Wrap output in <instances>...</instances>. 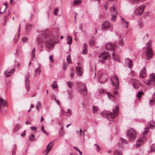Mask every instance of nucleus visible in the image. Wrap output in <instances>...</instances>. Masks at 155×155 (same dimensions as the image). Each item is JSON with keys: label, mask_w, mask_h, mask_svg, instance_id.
<instances>
[{"label": "nucleus", "mask_w": 155, "mask_h": 155, "mask_svg": "<svg viewBox=\"0 0 155 155\" xmlns=\"http://www.w3.org/2000/svg\"><path fill=\"white\" fill-rule=\"evenodd\" d=\"M116 109L113 110V113L107 111H104L101 113V115L108 119H113L117 116L118 112V107L117 106H116Z\"/></svg>", "instance_id": "obj_1"}, {"label": "nucleus", "mask_w": 155, "mask_h": 155, "mask_svg": "<svg viewBox=\"0 0 155 155\" xmlns=\"http://www.w3.org/2000/svg\"><path fill=\"white\" fill-rule=\"evenodd\" d=\"M110 55L109 53L107 52H104L100 54L98 56L99 60L98 61L102 64L105 63V60Z\"/></svg>", "instance_id": "obj_2"}, {"label": "nucleus", "mask_w": 155, "mask_h": 155, "mask_svg": "<svg viewBox=\"0 0 155 155\" xmlns=\"http://www.w3.org/2000/svg\"><path fill=\"white\" fill-rule=\"evenodd\" d=\"M147 45H148V47L145 52V54L147 56L146 59L148 60L152 58L153 52L151 47V43L148 42L147 43Z\"/></svg>", "instance_id": "obj_3"}, {"label": "nucleus", "mask_w": 155, "mask_h": 155, "mask_svg": "<svg viewBox=\"0 0 155 155\" xmlns=\"http://www.w3.org/2000/svg\"><path fill=\"white\" fill-rule=\"evenodd\" d=\"M127 134L129 138L131 139L134 140L136 137L137 133L136 130L133 129L128 130Z\"/></svg>", "instance_id": "obj_4"}, {"label": "nucleus", "mask_w": 155, "mask_h": 155, "mask_svg": "<svg viewBox=\"0 0 155 155\" xmlns=\"http://www.w3.org/2000/svg\"><path fill=\"white\" fill-rule=\"evenodd\" d=\"M46 38V35L45 34H40L37 37V44L38 46H41Z\"/></svg>", "instance_id": "obj_5"}, {"label": "nucleus", "mask_w": 155, "mask_h": 155, "mask_svg": "<svg viewBox=\"0 0 155 155\" xmlns=\"http://www.w3.org/2000/svg\"><path fill=\"white\" fill-rule=\"evenodd\" d=\"M111 80L113 86L115 87L114 88L117 89L119 85V80L117 77L115 75L113 76L111 78Z\"/></svg>", "instance_id": "obj_6"}, {"label": "nucleus", "mask_w": 155, "mask_h": 155, "mask_svg": "<svg viewBox=\"0 0 155 155\" xmlns=\"http://www.w3.org/2000/svg\"><path fill=\"white\" fill-rule=\"evenodd\" d=\"M145 8V5H141L135 10L134 12V14L136 15H141L143 12Z\"/></svg>", "instance_id": "obj_7"}, {"label": "nucleus", "mask_w": 155, "mask_h": 155, "mask_svg": "<svg viewBox=\"0 0 155 155\" xmlns=\"http://www.w3.org/2000/svg\"><path fill=\"white\" fill-rule=\"evenodd\" d=\"M117 45L113 44L110 43H107L106 45L105 48L106 50L114 51V49L117 48Z\"/></svg>", "instance_id": "obj_8"}, {"label": "nucleus", "mask_w": 155, "mask_h": 155, "mask_svg": "<svg viewBox=\"0 0 155 155\" xmlns=\"http://www.w3.org/2000/svg\"><path fill=\"white\" fill-rule=\"evenodd\" d=\"M29 77L30 75L29 74H27L25 77V87L28 91L30 89V86L29 80Z\"/></svg>", "instance_id": "obj_9"}, {"label": "nucleus", "mask_w": 155, "mask_h": 155, "mask_svg": "<svg viewBox=\"0 0 155 155\" xmlns=\"http://www.w3.org/2000/svg\"><path fill=\"white\" fill-rule=\"evenodd\" d=\"M110 25L109 21H107L103 23L102 25V28L104 31L107 30L110 27Z\"/></svg>", "instance_id": "obj_10"}, {"label": "nucleus", "mask_w": 155, "mask_h": 155, "mask_svg": "<svg viewBox=\"0 0 155 155\" xmlns=\"http://www.w3.org/2000/svg\"><path fill=\"white\" fill-rule=\"evenodd\" d=\"M81 86L83 87L84 88L81 89L79 90L80 92L83 95H86L87 93V89L85 84L81 83Z\"/></svg>", "instance_id": "obj_11"}, {"label": "nucleus", "mask_w": 155, "mask_h": 155, "mask_svg": "<svg viewBox=\"0 0 155 155\" xmlns=\"http://www.w3.org/2000/svg\"><path fill=\"white\" fill-rule=\"evenodd\" d=\"M45 46L46 48L51 50L52 49L54 48L52 42L49 40L46 41L45 42Z\"/></svg>", "instance_id": "obj_12"}, {"label": "nucleus", "mask_w": 155, "mask_h": 155, "mask_svg": "<svg viewBox=\"0 0 155 155\" xmlns=\"http://www.w3.org/2000/svg\"><path fill=\"white\" fill-rule=\"evenodd\" d=\"M15 71L14 69H12L10 71L6 70L5 71L4 74L6 77H9L13 74Z\"/></svg>", "instance_id": "obj_13"}, {"label": "nucleus", "mask_w": 155, "mask_h": 155, "mask_svg": "<svg viewBox=\"0 0 155 155\" xmlns=\"http://www.w3.org/2000/svg\"><path fill=\"white\" fill-rule=\"evenodd\" d=\"M146 76V68L144 67L143 68L141 69L140 72V76L142 78H144Z\"/></svg>", "instance_id": "obj_14"}, {"label": "nucleus", "mask_w": 155, "mask_h": 155, "mask_svg": "<svg viewBox=\"0 0 155 155\" xmlns=\"http://www.w3.org/2000/svg\"><path fill=\"white\" fill-rule=\"evenodd\" d=\"M76 74L78 76H81L83 74V69L81 67L78 66L76 67Z\"/></svg>", "instance_id": "obj_15"}, {"label": "nucleus", "mask_w": 155, "mask_h": 155, "mask_svg": "<svg viewBox=\"0 0 155 155\" xmlns=\"http://www.w3.org/2000/svg\"><path fill=\"white\" fill-rule=\"evenodd\" d=\"M125 61L126 64L129 68H130L132 67L133 62L131 59L129 58H126Z\"/></svg>", "instance_id": "obj_16"}, {"label": "nucleus", "mask_w": 155, "mask_h": 155, "mask_svg": "<svg viewBox=\"0 0 155 155\" xmlns=\"http://www.w3.org/2000/svg\"><path fill=\"white\" fill-rule=\"evenodd\" d=\"M121 18L122 19L121 22L123 25L126 28H127L128 26L129 22L125 21V19L121 17Z\"/></svg>", "instance_id": "obj_17"}, {"label": "nucleus", "mask_w": 155, "mask_h": 155, "mask_svg": "<svg viewBox=\"0 0 155 155\" xmlns=\"http://www.w3.org/2000/svg\"><path fill=\"white\" fill-rule=\"evenodd\" d=\"M7 101L2 98H0V109L4 106H6Z\"/></svg>", "instance_id": "obj_18"}, {"label": "nucleus", "mask_w": 155, "mask_h": 155, "mask_svg": "<svg viewBox=\"0 0 155 155\" xmlns=\"http://www.w3.org/2000/svg\"><path fill=\"white\" fill-rule=\"evenodd\" d=\"M144 138H143L142 139L139 138L137 141L136 146H140L141 145L143 144V139H144Z\"/></svg>", "instance_id": "obj_19"}, {"label": "nucleus", "mask_w": 155, "mask_h": 155, "mask_svg": "<svg viewBox=\"0 0 155 155\" xmlns=\"http://www.w3.org/2000/svg\"><path fill=\"white\" fill-rule=\"evenodd\" d=\"M39 66H38V68H36L35 70V77H37L40 74L41 70L40 69V64H39Z\"/></svg>", "instance_id": "obj_20"}, {"label": "nucleus", "mask_w": 155, "mask_h": 155, "mask_svg": "<svg viewBox=\"0 0 155 155\" xmlns=\"http://www.w3.org/2000/svg\"><path fill=\"white\" fill-rule=\"evenodd\" d=\"M113 14V13H111V15H112V17L111 18V20L112 21H114L116 19V16L117 15V12H115V13H114Z\"/></svg>", "instance_id": "obj_21"}, {"label": "nucleus", "mask_w": 155, "mask_h": 155, "mask_svg": "<svg viewBox=\"0 0 155 155\" xmlns=\"http://www.w3.org/2000/svg\"><path fill=\"white\" fill-rule=\"evenodd\" d=\"M67 44H71L72 42V38L69 35H68L67 37Z\"/></svg>", "instance_id": "obj_22"}, {"label": "nucleus", "mask_w": 155, "mask_h": 155, "mask_svg": "<svg viewBox=\"0 0 155 155\" xmlns=\"http://www.w3.org/2000/svg\"><path fill=\"white\" fill-rule=\"evenodd\" d=\"M132 82L133 87L136 85H137V84L140 83L138 81L135 79H132Z\"/></svg>", "instance_id": "obj_23"}, {"label": "nucleus", "mask_w": 155, "mask_h": 155, "mask_svg": "<svg viewBox=\"0 0 155 155\" xmlns=\"http://www.w3.org/2000/svg\"><path fill=\"white\" fill-rule=\"evenodd\" d=\"M132 82L133 87L136 85H137V84L140 83L138 81L135 79H132Z\"/></svg>", "instance_id": "obj_24"}, {"label": "nucleus", "mask_w": 155, "mask_h": 155, "mask_svg": "<svg viewBox=\"0 0 155 155\" xmlns=\"http://www.w3.org/2000/svg\"><path fill=\"white\" fill-rule=\"evenodd\" d=\"M87 45L86 44V43H84V46L83 47V53L84 54H86L87 53Z\"/></svg>", "instance_id": "obj_25"}, {"label": "nucleus", "mask_w": 155, "mask_h": 155, "mask_svg": "<svg viewBox=\"0 0 155 155\" xmlns=\"http://www.w3.org/2000/svg\"><path fill=\"white\" fill-rule=\"evenodd\" d=\"M81 2V0H75L73 3V5H76L80 4Z\"/></svg>", "instance_id": "obj_26"}, {"label": "nucleus", "mask_w": 155, "mask_h": 155, "mask_svg": "<svg viewBox=\"0 0 155 155\" xmlns=\"http://www.w3.org/2000/svg\"><path fill=\"white\" fill-rule=\"evenodd\" d=\"M52 143V142H50L49 143L48 145L47 146V149L45 151L48 150V151H50V150L51 149V148L52 147V146L53 145V144H52V145H50Z\"/></svg>", "instance_id": "obj_27"}, {"label": "nucleus", "mask_w": 155, "mask_h": 155, "mask_svg": "<svg viewBox=\"0 0 155 155\" xmlns=\"http://www.w3.org/2000/svg\"><path fill=\"white\" fill-rule=\"evenodd\" d=\"M114 155H122V154L120 150H116L114 151Z\"/></svg>", "instance_id": "obj_28"}, {"label": "nucleus", "mask_w": 155, "mask_h": 155, "mask_svg": "<svg viewBox=\"0 0 155 155\" xmlns=\"http://www.w3.org/2000/svg\"><path fill=\"white\" fill-rule=\"evenodd\" d=\"M150 127H153L155 126V122L153 121H150L148 123Z\"/></svg>", "instance_id": "obj_29"}, {"label": "nucleus", "mask_w": 155, "mask_h": 155, "mask_svg": "<svg viewBox=\"0 0 155 155\" xmlns=\"http://www.w3.org/2000/svg\"><path fill=\"white\" fill-rule=\"evenodd\" d=\"M155 104V97H152V99L150 100L149 104L150 105H153Z\"/></svg>", "instance_id": "obj_30"}, {"label": "nucleus", "mask_w": 155, "mask_h": 155, "mask_svg": "<svg viewBox=\"0 0 155 155\" xmlns=\"http://www.w3.org/2000/svg\"><path fill=\"white\" fill-rule=\"evenodd\" d=\"M150 81H155V74H151L150 76Z\"/></svg>", "instance_id": "obj_31"}, {"label": "nucleus", "mask_w": 155, "mask_h": 155, "mask_svg": "<svg viewBox=\"0 0 155 155\" xmlns=\"http://www.w3.org/2000/svg\"><path fill=\"white\" fill-rule=\"evenodd\" d=\"M92 112H93V113H95L96 112L97 110L98 109V108L97 106H94L92 107Z\"/></svg>", "instance_id": "obj_32"}, {"label": "nucleus", "mask_w": 155, "mask_h": 155, "mask_svg": "<svg viewBox=\"0 0 155 155\" xmlns=\"http://www.w3.org/2000/svg\"><path fill=\"white\" fill-rule=\"evenodd\" d=\"M41 103L40 101H38L37 103V105L36 106V108L39 111L41 107Z\"/></svg>", "instance_id": "obj_33"}, {"label": "nucleus", "mask_w": 155, "mask_h": 155, "mask_svg": "<svg viewBox=\"0 0 155 155\" xmlns=\"http://www.w3.org/2000/svg\"><path fill=\"white\" fill-rule=\"evenodd\" d=\"M67 85L69 88H71L74 85V83H72L70 81H68L67 83Z\"/></svg>", "instance_id": "obj_34"}, {"label": "nucleus", "mask_w": 155, "mask_h": 155, "mask_svg": "<svg viewBox=\"0 0 155 155\" xmlns=\"http://www.w3.org/2000/svg\"><path fill=\"white\" fill-rule=\"evenodd\" d=\"M143 92L142 90H141L140 91H139L138 92V94L137 95V97L140 98L141 97V95H143Z\"/></svg>", "instance_id": "obj_35"}, {"label": "nucleus", "mask_w": 155, "mask_h": 155, "mask_svg": "<svg viewBox=\"0 0 155 155\" xmlns=\"http://www.w3.org/2000/svg\"><path fill=\"white\" fill-rule=\"evenodd\" d=\"M67 60L68 61V63H70L71 64L72 63V62L71 60V56L69 54L68 55L67 58Z\"/></svg>", "instance_id": "obj_36"}, {"label": "nucleus", "mask_w": 155, "mask_h": 155, "mask_svg": "<svg viewBox=\"0 0 155 155\" xmlns=\"http://www.w3.org/2000/svg\"><path fill=\"white\" fill-rule=\"evenodd\" d=\"M68 66V63H66V64H63V69L64 70H65L67 69V67Z\"/></svg>", "instance_id": "obj_37"}, {"label": "nucleus", "mask_w": 155, "mask_h": 155, "mask_svg": "<svg viewBox=\"0 0 155 155\" xmlns=\"http://www.w3.org/2000/svg\"><path fill=\"white\" fill-rule=\"evenodd\" d=\"M56 81H54L53 82V83L52 85V87L53 88H57L58 85L56 84Z\"/></svg>", "instance_id": "obj_38"}, {"label": "nucleus", "mask_w": 155, "mask_h": 155, "mask_svg": "<svg viewBox=\"0 0 155 155\" xmlns=\"http://www.w3.org/2000/svg\"><path fill=\"white\" fill-rule=\"evenodd\" d=\"M119 44L120 45H121L122 46L124 44L123 40V39L120 38V39H119Z\"/></svg>", "instance_id": "obj_39"}, {"label": "nucleus", "mask_w": 155, "mask_h": 155, "mask_svg": "<svg viewBox=\"0 0 155 155\" xmlns=\"http://www.w3.org/2000/svg\"><path fill=\"white\" fill-rule=\"evenodd\" d=\"M150 151H155V144H153L151 146Z\"/></svg>", "instance_id": "obj_40"}, {"label": "nucleus", "mask_w": 155, "mask_h": 155, "mask_svg": "<svg viewBox=\"0 0 155 155\" xmlns=\"http://www.w3.org/2000/svg\"><path fill=\"white\" fill-rule=\"evenodd\" d=\"M89 43L91 46H93L94 44V41L93 39L89 41Z\"/></svg>", "instance_id": "obj_41"}, {"label": "nucleus", "mask_w": 155, "mask_h": 155, "mask_svg": "<svg viewBox=\"0 0 155 155\" xmlns=\"http://www.w3.org/2000/svg\"><path fill=\"white\" fill-rule=\"evenodd\" d=\"M29 139L30 140H33L35 139V136L33 134H31L29 137Z\"/></svg>", "instance_id": "obj_42"}, {"label": "nucleus", "mask_w": 155, "mask_h": 155, "mask_svg": "<svg viewBox=\"0 0 155 155\" xmlns=\"http://www.w3.org/2000/svg\"><path fill=\"white\" fill-rule=\"evenodd\" d=\"M110 10L111 12V13H112L113 12H114V13H115V12H117L116 11V8L114 7H111Z\"/></svg>", "instance_id": "obj_43"}, {"label": "nucleus", "mask_w": 155, "mask_h": 155, "mask_svg": "<svg viewBox=\"0 0 155 155\" xmlns=\"http://www.w3.org/2000/svg\"><path fill=\"white\" fill-rule=\"evenodd\" d=\"M144 129L145 131L143 132V134L144 135H146L149 131V129L147 127H145Z\"/></svg>", "instance_id": "obj_44"}, {"label": "nucleus", "mask_w": 155, "mask_h": 155, "mask_svg": "<svg viewBox=\"0 0 155 155\" xmlns=\"http://www.w3.org/2000/svg\"><path fill=\"white\" fill-rule=\"evenodd\" d=\"M94 145L95 146H96L97 147V148H96V151L97 152H99L100 149H101V148H100V147L98 145V144H94Z\"/></svg>", "instance_id": "obj_45"}, {"label": "nucleus", "mask_w": 155, "mask_h": 155, "mask_svg": "<svg viewBox=\"0 0 155 155\" xmlns=\"http://www.w3.org/2000/svg\"><path fill=\"white\" fill-rule=\"evenodd\" d=\"M36 51V49L35 48H33L32 50V55H33V57H35V51Z\"/></svg>", "instance_id": "obj_46"}, {"label": "nucleus", "mask_w": 155, "mask_h": 155, "mask_svg": "<svg viewBox=\"0 0 155 155\" xmlns=\"http://www.w3.org/2000/svg\"><path fill=\"white\" fill-rule=\"evenodd\" d=\"M140 86H142L141 85V84L140 83L138 84H137V85H135V86H134V88H135V89H138V88H139Z\"/></svg>", "instance_id": "obj_47"}, {"label": "nucleus", "mask_w": 155, "mask_h": 155, "mask_svg": "<svg viewBox=\"0 0 155 155\" xmlns=\"http://www.w3.org/2000/svg\"><path fill=\"white\" fill-rule=\"evenodd\" d=\"M5 8L4 7H2L0 8V13L1 14L5 12H3V10H4V9Z\"/></svg>", "instance_id": "obj_48"}, {"label": "nucleus", "mask_w": 155, "mask_h": 155, "mask_svg": "<svg viewBox=\"0 0 155 155\" xmlns=\"http://www.w3.org/2000/svg\"><path fill=\"white\" fill-rule=\"evenodd\" d=\"M3 4L5 6V8L4 9V10L3 11L4 12H5L7 8L8 3H3Z\"/></svg>", "instance_id": "obj_49"}, {"label": "nucleus", "mask_w": 155, "mask_h": 155, "mask_svg": "<svg viewBox=\"0 0 155 155\" xmlns=\"http://www.w3.org/2000/svg\"><path fill=\"white\" fill-rule=\"evenodd\" d=\"M28 40V38L26 37H23L22 39V41L23 42H25Z\"/></svg>", "instance_id": "obj_50"}, {"label": "nucleus", "mask_w": 155, "mask_h": 155, "mask_svg": "<svg viewBox=\"0 0 155 155\" xmlns=\"http://www.w3.org/2000/svg\"><path fill=\"white\" fill-rule=\"evenodd\" d=\"M67 112L69 114L68 115V116H71L72 114V112L69 109H68Z\"/></svg>", "instance_id": "obj_51"}, {"label": "nucleus", "mask_w": 155, "mask_h": 155, "mask_svg": "<svg viewBox=\"0 0 155 155\" xmlns=\"http://www.w3.org/2000/svg\"><path fill=\"white\" fill-rule=\"evenodd\" d=\"M58 9L56 8L54 11V13L55 15H57L58 13Z\"/></svg>", "instance_id": "obj_52"}, {"label": "nucleus", "mask_w": 155, "mask_h": 155, "mask_svg": "<svg viewBox=\"0 0 155 155\" xmlns=\"http://www.w3.org/2000/svg\"><path fill=\"white\" fill-rule=\"evenodd\" d=\"M32 26V25L31 24H29V25H28V24H27L26 25V29L28 31L29 30V27H31Z\"/></svg>", "instance_id": "obj_53"}, {"label": "nucleus", "mask_w": 155, "mask_h": 155, "mask_svg": "<svg viewBox=\"0 0 155 155\" xmlns=\"http://www.w3.org/2000/svg\"><path fill=\"white\" fill-rule=\"evenodd\" d=\"M121 140L123 143L125 144H126L127 143V142L123 138H121Z\"/></svg>", "instance_id": "obj_54"}, {"label": "nucleus", "mask_w": 155, "mask_h": 155, "mask_svg": "<svg viewBox=\"0 0 155 155\" xmlns=\"http://www.w3.org/2000/svg\"><path fill=\"white\" fill-rule=\"evenodd\" d=\"M108 6V3L107 2H106V3L104 5L106 11L107 10Z\"/></svg>", "instance_id": "obj_55"}, {"label": "nucleus", "mask_w": 155, "mask_h": 155, "mask_svg": "<svg viewBox=\"0 0 155 155\" xmlns=\"http://www.w3.org/2000/svg\"><path fill=\"white\" fill-rule=\"evenodd\" d=\"M52 57L53 56L52 55H51L49 56V59L50 60V61L51 62L53 61V60L52 58Z\"/></svg>", "instance_id": "obj_56"}, {"label": "nucleus", "mask_w": 155, "mask_h": 155, "mask_svg": "<svg viewBox=\"0 0 155 155\" xmlns=\"http://www.w3.org/2000/svg\"><path fill=\"white\" fill-rule=\"evenodd\" d=\"M25 135V131H24L21 134V136L22 137H24Z\"/></svg>", "instance_id": "obj_57"}, {"label": "nucleus", "mask_w": 155, "mask_h": 155, "mask_svg": "<svg viewBox=\"0 0 155 155\" xmlns=\"http://www.w3.org/2000/svg\"><path fill=\"white\" fill-rule=\"evenodd\" d=\"M14 40L15 43H16L18 40V38L16 36H15L14 38Z\"/></svg>", "instance_id": "obj_58"}, {"label": "nucleus", "mask_w": 155, "mask_h": 155, "mask_svg": "<svg viewBox=\"0 0 155 155\" xmlns=\"http://www.w3.org/2000/svg\"><path fill=\"white\" fill-rule=\"evenodd\" d=\"M59 132L60 133H62L63 132V129L62 127H61L60 129Z\"/></svg>", "instance_id": "obj_59"}, {"label": "nucleus", "mask_w": 155, "mask_h": 155, "mask_svg": "<svg viewBox=\"0 0 155 155\" xmlns=\"http://www.w3.org/2000/svg\"><path fill=\"white\" fill-rule=\"evenodd\" d=\"M31 130H36V128L35 127H31Z\"/></svg>", "instance_id": "obj_60"}, {"label": "nucleus", "mask_w": 155, "mask_h": 155, "mask_svg": "<svg viewBox=\"0 0 155 155\" xmlns=\"http://www.w3.org/2000/svg\"><path fill=\"white\" fill-rule=\"evenodd\" d=\"M74 148L77 151H78L79 150V148L77 147H74Z\"/></svg>", "instance_id": "obj_61"}, {"label": "nucleus", "mask_w": 155, "mask_h": 155, "mask_svg": "<svg viewBox=\"0 0 155 155\" xmlns=\"http://www.w3.org/2000/svg\"><path fill=\"white\" fill-rule=\"evenodd\" d=\"M82 132V129H80V131H79V133H80V136H81Z\"/></svg>", "instance_id": "obj_62"}, {"label": "nucleus", "mask_w": 155, "mask_h": 155, "mask_svg": "<svg viewBox=\"0 0 155 155\" xmlns=\"http://www.w3.org/2000/svg\"><path fill=\"white\" fill-rule=\"evenodd\" d=\"M70 77L71 78H73L74 77V75L72 73H71L70 74Z\"/></svg>", "instance_id": "obj_63"}, {"label": "nucleus", "mask_w": 155, "mask_h": 155, "mask_svg": "<svg viewBox=\"0 0 155 155\" xmlns=\"http://www.w3.org/2000/svg\"><path fill=\"white\" fill-rule=\"evenodd\" d=\"M41 130L43 131L44 130V127L43 126H41Z\"/></svg>", "instance_id": "obj_64"}]
</instances>
